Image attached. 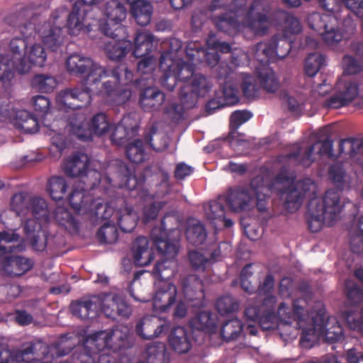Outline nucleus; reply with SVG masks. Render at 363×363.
Wrapping results in <instances>:
<instances>
[{"label":"nucleus","instance_id":"52","mask_svg":"<svg viewBox=\"0 0 363 363\" xmlns=\"http://www.w3.org/2000/svg\"><path fill=\"white\" fill-rule=\"evenodd\" d=\"M216 322L208 311H203L198 313L191 320V326L193 329L210 332L214 329Z\"/></svg>","mask_w":363,"mask_h":363},{"label":"nucleus","instance_id":"7","mask_svg":"<svg viewBox=\"0 0 363 363\" xmlns=\"http://www.w3.org/2000/svg\"><path fill=\"white\" fill-rule=\"evenodd\" d=\"M89 158L85 154H77L65 163L64 171L71 177H80L86 188H93L99 183L100 174L93 169H88Z\"/></svg>","mask_w":363,"mask_h":363},{"label":"nucleus","instance_id":"13","mask_svg":"<svg viewBox=\"0 0 363 363\" xmlns=\"http://www.w3.org/2000/svg\"><path fill=\"white\" fill-rule=\"evenodd\" d=\"M169 328V323L155 315L144 317L135 326V332L144 340H152L160 337Z\"/></svg>","mask_w":363,"mask_h":363},{"label":"nucleus","instance_id":"47","mask_svg":"<svg viewBox=\"0 0 363 363\" xmlns=\"http://www.w3.org/2000/svg\"><path fill=\"white\" fill-rule=\"evenodd\" d=\"M55 219L57 223L63 226L70 233H74L78 228V223L72 213L65 208L58 206L55 210Z\"/></svg>","mask_w":363,"mask_h":363},{"label":"nucleus","instance_id":"43","mask_svg":"<svg viewBox=\"0 0 363 363\" xmlns=\"http://www.w3.org/2000/svg\"><path fill=\"white\" fill-rule=\"evenodd\" d=\"M28 212L30 216L40 221H48L50 211L46 201L39 196H33L30 199V207Z\"/></svg>","mask_w":363,"mask_h":363},{"label":"nucleus","instance_id":"8","mask_svg":"<svg viewBox=\"0 0 363 363\" xmlns=\"http://www.w3.org/2000/svg\"><path fill=\"white\" fill-rule=\"evenodd\" d=\"M107 19L113 23L115 28L113 30H109V22H101L99 30L106 36L116 38L124 32V28L121 23L126 18V9L123 4L118 0H110L106 4L105 12Z\"/></svg>","mask_w":363,"mask_h":363},{"label":"nucleus","instance_id":"14","mask_svg":"<svg viewBox=\"0 0 363 363\" xmlns=\"http://www.w3.org/2000/svg\"><path fill=\"white\" fill-rule=\"evenodd\" d=\"M254 189L250 184L234 189L225 196L230 210L234 212L250 210L255 206Z\"/></svg>","mask_w":363,"mask_h":363},{"label":"nucleus","instance_id":"35","mask_svg":"<svg viewBox=\"0 0 363 363\" xmlns=\"http://www.w3.org/2000/svg\"><path fill=\"white\" fill-rule=\"evenodd\" d=\"M257 75L261 86L269 93H274L279 87V82L274 71L267 65H262L257 68Z\"/></svg>","mask_w":363,"mask_h":363},{"label":"nucleus","instance_id":"25","mask_svg":"<svg viewBox=\"0 0 363 363\" xmlns=\"http://www.w3.org/2000/svg\"><path fill=\"white\" fill-rule=\"evenodd\" d=\"M177 294V286L170 283L164 284L156 293L154 298L155 309L162 312L167 311L175 302Z\"/></svg>","mask_w":363,"mask_h":363},{"label":"nucleus","instance_id":"18","mask_svg":"<svg viewBox=\"0 0 363 363\" xmlns=\"http://www.w3.org/2000/svg\"><path fill=\"white\" fill-rule=\"evenodd\" d=\"M168 344L171 350L179 354L188 353L192 347L191 336L184 327H174L168 336Z\"/></svg>","mask_w":363,"mask_h":363},{"label":"nucleus","instance_id":"37","mask_svg":"<svg viewBox=\"0 0 363 363\" xmlns=\"http://www.w3.org/2000/svg\"><path fill=\"white\" fill-rule=\"evenodd\" d=\"M339 146L340 154L348 155L355 162L363 163V139H345Z\"/></svg>","mask_w":363,"mask_h":363},{"label":"nucleus","instance_id":"20","mask_svg":"<svg viewBox=\"0 0 363 363\" xmlns=\"http://www.w3.org/2000/svg\"><path fill=\"white\" fill-rule=\"evenodd\" d=\"M295 314H298L300 320H306L313 315H321L323 313L322 302L315 301L311 295L306 298H298L294 301Z\"/></svg>","mask_w":363,"mask_h":363},{"label":"nucleus","instance_id":"12","mask_svg":"<svg viewBox=\"0 0 363 363\" xmlns=\"http://www.w3.org/2000/svg\"><path fill=\"white\" fill-rule=\"evenodd\" d=\"M57 100L69 108H82L91 104V95L81 84L73 88L62 90L57 95Z\"/></svg>","mask_w":363,"mask_h":363},{"label":"nucleus","instance_id":"36","mask_svg":"<svg viewBox=\"0 0 363 363\" xmlns=\"http://www.w3.org/2000/svg\"><path fill=\"white\" fill-rule=\"evenodd\" d=\"M251 185L255 188L254 198H256L257 210L262 213H267L268 210L267 194L270 191L269 187L264 184V179L261 176L252 179Z\"/></svg>","mask_w":363,"mask_h":363},{"label":"nucleus","instance_id":"19","mask_svg":"<svg viewBox=\"0 0 363 363\" xmlns=\"http://www.w3.org/2000/svg\"><path fill=\"white\" fill-rule=\"evenodd\" d=\"M131 252L135 264L140 267L150 264L154 259L152 248L146 237L140 236L133 242Z\"/></svg>","mask_w":363,"mask_h":363},{"label":"nucleus","instance_id":"3","mask_svg":"<svg viewBox=\"0 0 363 363\" xmlns=\"http://www.w3.org/2000/svg\"><path fill=\"white\" fill-rule=\"evenodd\" d=\"M272 188L280 193L286 208L291 212L296 211L304 198L313 196L317 190L316 184L311 179L305 178L294 183L293 178L283 172L275 177Z\"/></svg>","mask_w":363,"mask_h":363},{"label":"nucleus","instance_id":"39","mask_svg":"<svg viewBox=\"0 0 363 363\" xmlns=\"http://www.w3.org/2000/svg\"><path fill=\"white\" fill-rule=\"evenodd\" d=\"M145 357L147 363H168L166 345L162 342L147 344L145 350Z\"/></svg>","mask_w":363,"mask_h":363},{"label":"nucleus","instance_id":"63","mask_svg":"<svg viewBox=\"0 0 363 363\" xmlns=\"http://www.w3.org/2000/svg\"><path fill=\"white\" fill-rule=\"evenodd\" d=\"M252 53L255 57L262 65L273 58V50L270 45V41L268 43H259L252 48Z\"/></svg>","mask_w":363,"mask_h":363},{"label":"nucleus","instance_id":"56","mask_svg":"<svg viewBox=\"0 0 363 363\" xmlns=\"http://www.w3.org/2000/svg\"><path fill=\"white\" fill-rule=\"evenodd\" d=\"M104 223L97 232V238L101 243L113 244L118 238V233L113 220Z\"/></svg>","mask_w":363,"mask_h":363},{"label":"nucleus","instance_id":"40","mask_svg":"<svg viewBox=\"0 0 363 363\" xmlns=\"http://www.w3.org/2000/svg\"><path fill=\"white\" fill-rule=\"evenodd\" d=\"M130 329L128 327L121 325L108 332V342L110 347L119 350L128 345Z\"/></svg>","mask_w":363,"mask_h":363},{"label":"nucleus","instance_id":"6","mask_svg":"<svg viewBox=\"0 0 363 363\" xmlns=\"http://www.w3.org/2000/svg\"><path fill=\"white\" fill-rule=\"evenodd\" d=\"M269 7L265 1H254L248 9L246 7L245 13L239 18L240 27L233 30L231 34L247 28L255 35H266L269 27V20L267 15Z\"/></svg>","mask_w":363,"mask_h":363},{"label":"nucleus","instance_id":"2","mask_svg":"<svg viewBox=\"0 0 363 363\" xmlns=\"http://www.w3.org/2000/svg\"><path fill=\"white\" fill-rule=\"evenodd\" d=\"M345 203L340 193L335 189L327 191L322 198L311 199L308 205L310 230L317 233L323 225L331 226L339 220Z\"/></svg>","mask_w":363,"mask_h":363},{"label":"nucleus","instance_id":"15","mask_svg":"<svg viewBox=\"0 0 363 363\" xmlns=\"http://www.w3.org/2000/svg\"><path fill=\"white\" fill-rule=\"evenodd\" d=\"M181 288L185 298L193 306H203L205 298L203 286L200 279L194 274H189L181 279Z\"/></svg>","mask_w":363,"mask_h":363},{"label":"nucleus","instance_id":"34","mask_svg":"<svg viewBox=\"0 0 363 363\" xmlns=\"http://www.w3.org/2000/svg\"><path fill=\"white\" fill-rule=\"evenodd\" d=\"M134 42L133 55L135 57H142L148 55L152 50L155 37L151 33L147 30H142L137 33Z\"/></svg>","mask_w":363,"mask_h":363},{"label":"nucleus","instance_id":"48","mask_svg":"<svg viewBox=\"0 0 363 363\" xmlns=\"http://www.w3.org/2000/svg\"><path fill=\"white\" fill-rule=\"evenodd\" d=\"M16 124L18 128L26 133H33L38 130V123L36 118L25 110L17 112Z\"/></svg>","mask_w":363,"mask_h":363},{"label":"nucleus","instance_id":"62","mask_svg":"<svg viewBox=\"0 0 363 363\" xmlns=\"http://www.w3.org/2000/svg\"><path fill=\"white\" fill-rule=\"evenodd\" d=\"M125 154L130 161L134 163H140L144 160V150L143 142L135 140L127 145Z\"/></svg>","mask_w":363,"mask_h":363},{"label":"nucleus","instance_id":"54","mask_svg":"<svg viewBox=\"0 0 363 363\" xmlns=\"http://www.w3.org/2000/svg\"><path fill=\"white\" fill-rule=\"evenodd\" d=\"M325 56L320 52L308 55L305 60L304 70L309 77H313L324 65Z\"/></svg>","mask_w":363,"mask_h":363},{"label":"nucleus","instance_id":"61","mask_svg":"<svg viewBox=\"0 0 363 363\" xmlns=\"http://www.w3.org/2000/svg\"><path fill=\"white\" fill-rule=\"evenodd\" d=\"M31 84L42 92H50L54 89L57 82L52 76L41 74H37L33 78Z\"/></svg>","mask_w":363,"mask_h":363},{"label":"nucleus","instance_id":"49","mask_svg":"<svg viewBox=\"0 0 363 363\" xmlns=\"http://www.w3.org/2000/svg\"><path fill=\"white\" fill-rule=\"evenodd\" d=\"M242 324L238 319L226 321L220 329V335L225 342L238 339L242 334Z\"/></svg>","mask_w":363,"mask_h":363},{"label":"nucleus","instance_id":"38","mask_svg":"<svg viewBox=\"0 0 363 363\" xmlns=\"http://www.w3.org/2000/svg\"><path fill=\"white\" fill-rule=\"evenodd\" d=\"M131 4V13L137 23L141 26L148 25L152 15V5L144 0L135 1Z\"/></svg>","mask_w":363,"mask_h":363},{"label":"nucleus","instance_id":"33","mask_svg":"<svg viewBox=\"0 0 363 363\" xmlns=\"http://www.w3.org/2000/svg\"><path fill=\"white\" fill-rule=\"evenodd\" d=\"M84 347L98 357L99 352L110 347L108 332L101 330L87 335L84 342Z\"/></svg>","mask_w":363,"mask_h":363},{"label":"nucleus","instance_id":"53","mask_svg":"<svg viewBox=\"0 0 363 363\" xmlns=\"http://www.w3.org/2000/svg\"><path fill=\"white\" fill-rule=\"evenodd\" d=\"M270 45L273 50V57L280 59L287 56L291 48V42L286 37H279L277 35L270 40Z\"/></svg>","mask_w":363,"mask_h":363},{"label":"nucleus","instance_id":"42","mask_svg":"<svg viewBox=\"0 0 363 363\" xmlns=\"http://www.w3.org/2000/svg\"><path fill=\"white\" fill-rule=\"evenodd\" d=\"M145 140L152 149L158 152L165 150L169 143L167 133L155 125L152 127L150 133L145 136Z\"/></svg>","mask_w":363,"mask_h":363},{"label":"nucleus","instance_id":"64","mask_svg":"<svg viewBox=\"0 0 363 363\" xmlns=\"http://www.w3.org/2000/svg\"><path fill=\"white\" fill-rule=\"evenodd\" d=\"M322 35L323 40L330 45H333L339 43L342 39V33L337 29V20L335 23H329L323 30Z\"/></svg>","mask_w":363,"mask_h":363},{"label":"nucleus","instance_id":"1","mask_svg":"<svg viewBox=\"0 0 363 363\" xmlns=\"http://www.w3.org/2000/svg\"><path fill=\"white\" fill-rule=\"evenodd\" d=\"M160 62L163 72L160 79L162 86L172 91L179 81L181 83L179 98L186 108L195 107L199 98L206 96L211 90L213 84L210 79L196 72L193 64L184 60L174 61L167 55L162 56Z\"/></svg>","mask_w":363,"mask_h":363},{"label":"nucleus","instance_id":"44","mask_svg":"<svg viewBox=\"0 0 363 363\" xmlns=\"http://www.w3.org/2000/svg\"><path fill=\"white\" fill-rule=\"evenodd\" d=\"M68 185L62 177H52L47 184L46 190L53 200H62L67 192Z\"/></svg>","mask_w":363,"mask_h":363},{"label":"nucleus","instance_id":"51","mask_svg":"<svg viewBox=\"0 0 363 363\" xmlns=\"http://www.w3.org/2000/svg\"><path fill=\"white\" fill-rule=\"evenodd\" d=\"M350 247L354 253H363V216L359 218L350 230Z\"/></svg>","mask_w":363,"mask_h":363},{"label":"nucleus","instance_id":"55","mask_svg":"<svg viewBox=\"0 0 363 363\" xmlns=\"http://www.w3.org/2000/svg\"><path fill=\"white\" fill-rule=\"evenodd\" d=\"M91 137L94 133L96 135H102L106 133L111 128V123L104 113H99L94 115L89 123Z\"/></svg>","mask_w":363,"mask_h":363},{"label":"nucleus","instance_id":"16","mask_svg":"<svg viewBox=\"0 0 363 363\" xmlns=\"http://www.w3.org/2000/svg\"><path fill=\"white\" fill-rule=\"evenodd\" d=\"M40 33L44 45L52 51L59 50L65 43L66 34L60 25L45 22Z\"/></svg>","mask_w":363,"mask_h":363},{"label":"nucleus","instance_id":"30","mask_svg":"<svg viewBox=\"0 0 363 363\" xmlns=\"http://www.w3.org/2000/svg\"><path fill=\"white\" fill-rule=\"evenodd\" d=\"M106 43L104 50L107 57L113 61H119L125 57L132 48L130 40H117L113 38Z\"/></svg>","mask_w":363,"mask_h":363},{"label":"nucleus","instance_id":"23","mask_svg":"<svg viewBox=\"0 0 363 363\" xmlns=\"http://www.w3.org/2000/svg\"><path fill=\"white\" fill-rule=\"evenodd\" d=\"M84 4H85L82 0L75 1L72 11L67 16V27L69 33L72 35H78L84 29L86 12L82 9Z\"/></svg>","mask_w":363,"mask_h":363},{"label":"nucleus","instance_id":"26","mask_svg":"<svg viewBox=\"0 0 363 363\" xmlns=\"http://www.w3.org/2000/svg\"><path fill=\"white\" fill-rule=\"evenodd\" d=\"M118 202L123 206H121L116 211V220L122 231L130 233L137 225L138 216L131 207L126 205L123 199L119 200Z\"/></svg>","mask_w":363,"mask_h":363},{"label":"nucleus","instance_id":"9","mask_svg":"<svg viewBox=\"0 0 363 363\" xmlns=\"http://www.w3.org/2000/svg\"><path fill=\"white\" fill-rule=\"evenodd\" d=\"M361 82L340 79L336 84V94L324 102V106L330 108H338L347 106L358 95L362 97L360 93Z\"/></svg>","mask_w":363,"mask_h":363},{"label":"nucleus","instance_id":"27","mask_svg":"<svg viewBox=\"0 0 363 363\" xmlns=\"http://www.w3.org/2000/svg\"><path fill=\"white\" fill-rule=\"evenodd\" d=\"M164 99L163 92L153 87H147L141 91L139 102L145 111H151L160 108Z\"/></svg>","mask_w":363,"mask_h":363},{"label":"nucleus","instance_id":"58","mask_svg":"<svg viewBox=\"0 0 363 363\" xmlns=\"http://www.w3.org/2000/svg\"><path fill=\"white\" fill-rule=\"evenodd\" d=\"M328 174L333 183L339 188H343L350 182V177L342 164L335 163L332 165L329 169Z\"/></svg>","mask_w":363,"mask_h":363},{"label":"nucleus","instance_id":"46","mask_svg":"<svg viewBox=\"0 0 363 363\" xmlns=\"http://www.w3.org/2000/svg\"><path fill=\"white\" fill-rule=\"evenodd\" d=\"M206 230L200 222L196 220L189 222L186 236L190 243L194 245H200L206 240Z\"/></svg>","mask_w":363,"mask_h":363},{"label":"nucleus","instance_id":"31","mask_svg":"<svg viewBox=\"0 0 363 363\" xmlns=\"http://www.w3.org/2000/svg\"><path fill=\"white\" fill-rule=\"evenodd\" d=\"M97 300L94 298L74 301L70 305V311L74 315L83 320L94 317L98 309Z\"/></svg>","mask_w":363,"mask_h":363},{"label":"nucleus","instance_id":"41","mask_svg":"<svg viewBox=\"0 0 363 363\" xmlns=\"http://www.w3.org/2000/svg\"><path fill=\"white\" fill-rule=\"evenodd\" d=\"M178 264L175 259H162L157 262L153 273L162 280H169L177 272Z\"/></svg>","mask_w":363,"mask_h":363},{"label":"nucleus","instance_id":"32","mask_svg":"<svg viewBox=\"0 0 363 363\" xmlns=\"http://www.w3.org/2000/svg\"><path fill=\"white\" fill-rule=\"evenodd\" d=\"M68 125L69 131L79 139L87 140L91 139V130L86 116L81 113H76L69 118Z\"/></svg>","mask_w":363,"mask_h":363},{"label":"nucleus","instance_id":"22","mask_svg":"<svg viewBox=\"0 0 363 363\" xmlns=\"http://www.w3.org/2000/svg\"><path fill=\"white\" fill-rule=\"evenodd\" d=\"M68 200L72 208L79 213H86L92 211L94 201L83 186H74L68 196Z\"/></svg>","mask_w":363,"mask_h":363},{"label":"nucleus","instance_id":"28","mask_svg":"<svg viewBox=\"0 0 363 363\" xmlns=\"http://www.w3.org/2000/svg\"><path fill=\"white\" fill-rule=\"evenodd\" d=\"M107 77V70L99 65L95 67L87 74V76L82 83L85 88L91 94H102L101 81Z\"/></svg>","mask_w":363,"mask_h":363},{"label":"nucleus","instance_id":"45","mask_svg":"<svg viewBox=\"0 0 363 363\" xmlns=\"http://www.w3.org/2000/svg\"><path fill=\"white\" fill-rule=\"evenodd\" d=\"M225 203H226L225 196H219L217 200L210 201L205 208L206 218L215 223L222 221L225 216Z\"/></svg>","mask_w":363,"mask_h":363},{"label":"nucleus","instance_id":"4","mask_svg":"<svg viewBox=\"0 0 363 363\" xmlns=\"http://www.w3.org/2000/svg\"><path fill=\"white\" fill-rule=\"evenodd\" d=\"M246 10L245 0L233 1L228 4L225 0H211L206 6V11L209 13L216 27L220 30L230 35L233 30L239 28V18Z\"/></svg>","mask_w":363,"mask_h":363},{"label":"nucleus","instance_id":"11","mask_svg":"<svg viewBox=\"0 0 363 363\" xmlns=\"http://www.w3.org/2000/svg\"><path fill=\"white\" fill-rule=\"evenodd\" d=\"M101 310L108 318L115 319L117 316L128 318L131 314L130 306L124 298L116 294H104L97 298Z\"/></svg>","mask_w":363,"mask_h":363},{"label":"nucleus","instance_id":"29","mask_svg":"<svg viewBox=\"0 0 363 363\" xmlns=\"http://www.w3.org/2000/svg\"><path fill=\"white\" fill-rule=\"evenodd\" d=\"M96 65L91 58L79 55H72L66 62L67 71L74 75L88 74Z\"/></svg>","mask_w":363,"mask_h":363},{"label":"nucleus","instance_id":"60","mask_svg":"<svg viewBox=\"0 0 363 363\" xmlns=\"http://www.w3.org/2000/svg\"><path fill=\"white\" fill-rule=\"evenodd\" d=\"M259 325L263 330H273L277 329L279 330L280 336L284 335V333H282L284 328H289L287 324L278 322L277 318L273 313H267L262 315L259 319Z\"/></svg>","mask_w":363,"mask_h":363},{"label":"nucleus","instance_id":"10","mask_svg":"<svg viewBox=\"0 0 363 363\" xmlns=\"http://www.w3.org/2000/svg\"><path fill=\"white\" fill-rule=\"evenodd\" d=\"M331 150L332 141L326 139L318 140L315 143L299 148L298 152L289 154L287 157L292 160L294 164H299L308 167L318 157L329 155Z\"/></svg>","mask_w":363,"mask_h":363},{"label":"nucleus","instance_id":"5","mask_svg":"<svg viewBox=\"0 0 363 363\" xmlns=\"http://www.w3.org/2000/svg\"><path fill=\"white\" fill-rule=\"evenodd\" d=\"M75 346L69 343L67 338H62L57 344L47 345L38 342L31 344L21 351L18 359L21 358L23 362L34 360L35 363H53L58 357L68 354Z\"/></svg>","mask_w":363,"mask_h":363},{"label":"nucleus","instance_id":"59","mask_svg":"<svg viewBox=\"0 0 363 363\" xmlns=\"http://www.w3.org/2000/svg\"><path fill=\"white\" fill-rule=\"evenodd\" d=\"M216 306L218 312L224 315L238 311L239 303L234 297L225 295L218 299Z\"/></svg>","mask_w":363,"mask_h":363},{"label":"nucleus","instance_id":"24","mask_svg":"<svg viewBox=\"0 0 363 363\" xmlns=\"http://www.w3.org/2000/svg\"><path fill=\"white\" fill-rule=\"evenodd\" d=\"M2 267L9 276H21L32 267L31 261L22 256L7 255L4 257Z\"/></svg>","mask_w":363,"mask_h":363},{"label":"nucleus","instance_id":"17","mask_svg":"<svg viewBox=\"0 0 363 363\" xmlns=\"http://www.w3.org/2000/svg\"><path fill=\"white\" fill-rule=\"evenodd\" d=\"M138 125V121L131 115L124 116L111 134L112 141L118 145L125 144L136 135Z\"/></svg>","mask_w":363,"mask_h":363},{"label":"nucleus","instance_id":"57","mask_svg":"<svg viewBox=\"0 0 363 363\" xmlns=\"http://www.w3.org/2000/svg\"><path fill=\"white\" fill-rule=\"evenodd\" d=\"M34 16V11L30 7L25 6L8 16L6 21L13 26H17L32 21Z\"/></svg>","mask_w":363,"mask_h":363},{"label":"nucleus","instance_id":"21","mask_svg":"<svg viewBox=\"0 0 363 363\" xmlns=\"http://www.w3.org/2000/svg\"><path fill=\"white\" fill-rule=\"evenodd\" d=\"M26 249L23 238L15 230L0 232V253L17 254Z\"/></svg>","mask_w":363,"mask_h":363},{"label":"nucleus","instance_id":"50","mask_svg":"<svg viewBox=\"0 0 363 363\" xmlns=\"http://www.w3.org/2000/svg\"><path fill=\"white\" fill-rule=\"evenodd\" d=\"M307 21L311 29L320 34L329 23L336 22V17L330 14L322 16L318 13H312L308 15Z\"/></svg>","mask_w":363,"mask_h":363}]
</instances>
